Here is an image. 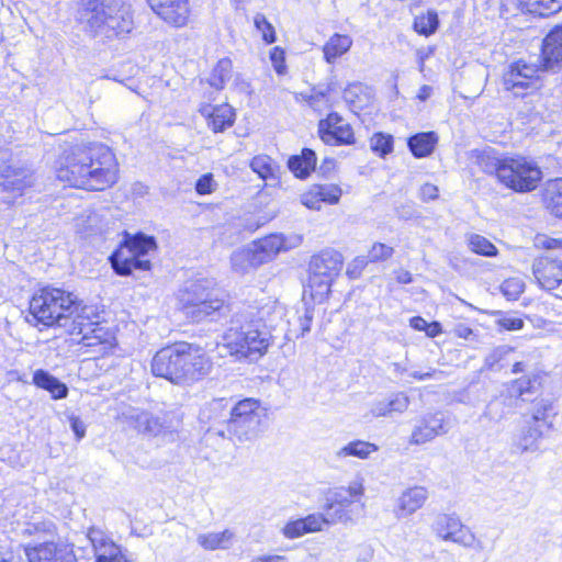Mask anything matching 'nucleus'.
<instances>
[{"instance_id": "f257e3e1", "label": "nucleus", "mask_w": 562, "mask_h": 562, "mask_svg": "<svg viewBox=\"0 0 562 562\" xmlns=\"http://www.w3.org/2000/svg\"><path fill=\"white\" fill-rule=\"evenodd\" d=\"M117 161L102 143L77 145L60 159L56 177L69 187L101 191L117 180Z\"/></svg>"}, {"instance_id": "f03ea898", "label": "nucleus", "mask_w": 562, "mask_h": 562, "mask_svg": "<svg viewBox=\"0 0 562 562\" xmlns=\"http://www.w3.org/2000/svg\"><path fill=\"white\" fill-rule=\"evenodd\" d=\"M342 263L341 254L334 249H325L311 258L308 283L304 288L302 306L296 310V322L299 324V330H294L296 338L310 333L315 304L324 303L328 299L331 292V284L339 276ZM292 333L293 330H290L286 336H290Z\"/></svg>"}, {"instance_id": "7ed1b4c3", "label": "nucleus", "mask_w": 562, "mask_h": 562, "mask_svg": "<svg viewBox=\"0 0 562 562\" xmlns=\"http://www.w3.org/2000/svg\"><path fill=\"white\" fill-rule=\"evenodd\" d=\"M212 361L205 350L187 341H177L159 349L151 360L155 376L166 379L173 384H191L206 376Z\"/></svg>"}, {"instance_id": "20e7f679", "label": "nucleus", "mask_w": 562, "mask_h": 562, "mask_svg": "<svg viewBox=\"0 0 562 562\" xmlns=\"http://www.w3.org/2000/svg\"><path fill=\"white\" fill-rule=\"evenodd\" d=\"M271 339L272 335L259 311L250 307L233 315L231 326L224 335L231 356L248 362L262 358L268 352Z\"/></svg>"}, {"instance_id": "39448f33", "label": "nucleus", "mask_w": 562, "mask_h": 562, "mask_svg": "<svg viewBox=\"0 0 562 562\" xmlns=\"http://www.w3.org/2000/svg\"><path fill=\"white\" fill-rule=\"evenodd\" d=\"M179 310L192 323H218L226 319L231 306L212 280L187 282L177 294Z\"/></svg>"}, {"instance_id": "423d86ee", "label": "nucleus", "mask_w": 562, "mask_h": 562, "mask_svg": "<svg viewBox=\"0 0 562 562\" xmlns=\"http://www.w3.org/2000/svg\"><path fill=\"white\" fill-rule=\"evenodd\" d=\"M82 303L72 292L60 288L44 286L30 300L26 322L33 326L69 328Z\"/></svg>"}, {"instance_id": "0eeeda50", "label": "nucleus", "mask_w": 562, "mask_h": 562, "mask_svg": "<svg viewBox=\"0 0 562 562\" xmlns=\"http://www.w3.org/2000/svg\"><path fill=\"white\" fill-rule=\"evenodd\" d=\"M78 22L83 31L98 34L122 35L133 30V19L124 0H80Z\"/></svg>"}, {"instance_id": "6e6552de", "label": "nucleus", "mask_w": 562, "mask_h": 562, "mask_svg": "<svg viewBox=\"0 0 562 562\" xmlns=\"http://www.w3.org/2000/svg\"><path fill=\"white\" fill-rule=\"evenodd\" d=\"M157 243L154 236L142 232L126 236L121 248L112 252L109 260L119 276H130L134 271H148L151 268L149 252L155 250Z\"/></svg>"}, {"instance_id": "1a4fd4ad", "label": "nucleus", "mask_w": 562, "mask_h": 562, "mask_svg": "<svg viewBox=\"0 0 562 562\" xmlns=\"http://www.w3.org/2000/svg\"><path fill=\"white\" fill-rule=\"evenodd\" d=\"M543 173L536 160L522 155L503 156L498 182L516 193H528L541 183Z\"/></svg>"}, {"instance_id": "9d476101", "label": "nucleus", "mask_w": 562, "mask_h": 562, "mask_svg": "<svg viewBox=\"0 0 562 562\" xmlns=\"http://www.w3.org/2000/svg\"><path fill=\"white\" fill-rule=\"evenodd\" d=\"M267 409L260 401L247 397L232 405V417L226 424L227 438L236 437L238 441L256 439L265 428Z\"/></svg>"}, {"instance_id": "9b49d317", "label": "nucleus", "mask_w": 562, "mask_h": 562, "mask_svg": "<svg viewBox=\"0 0 562 562\" xmlns=\"http://www.w3.org/2000/svg\"><path fill=\"white\" fill-rule=\"evenodd\" d=\"M99 318L97 307L80 303L79 311H77L67 331L70 335H81L85 346L103 345V349L110 348L113 346L115 338L108 328L101 325Z\"/></svg>"}, {"instance_id": "f8f14e48", "label": "nucleus", "mask_w": 562, "mask_h": 562, "mask_svg": "<svg viewBox=\"0 0 562 562\" xmlns=\"http://www.w3.org/2000/svg\"><path fill=\"white\" fill-rule=\"evenodd\" d=\"M363 494L361 484H353L349 487H337L328 490L324 502L321 504L324 518L327 525L341 522L350 519L347 508Z\"/></svg>"}, {"instance_id": "ddd939ff", "label": "nucleus", "mask_w": 562, "mask_h": 562, "mask_svg": "<svg viewBox=\"0 0 562 562\" xmlns=\"http://www.w3.org/2000/svg\"><path fill=\"white\" fill-rule=\"evenodd\" d=\"M435 532L446 541H452L467 548L482 549L474 533L464 526L456 514H439L434 522Z\"/></svg>"}, {"instance_id": "4468645a", "label": "nucleus", "mask_w": 562, "mask_h": 562, "mask_svg": "<svg viewBox=\"0 0 562 562\" xmlns=\"http://www.w3.org/2000/svg\"><path fill=\"white\" fill-rule=\"evenodd\" d=\"M539 72H542L539 64L527 63L524 59L515 60L510 63L504 75L505 88L515 94H518V90L538 89Z\"/></svg>"}, {"instance_id": "2eb2a0df", "label": "nucleus", "mask_w": 562, "mask_h": 562, "mask_svg": "<svg viewBox=\"0 0 562 562\" xmlns=\"http://www.w3.org/2000/svg\"><path fill=\"white\" fill-rule=\"evenodd\" d=\"M87 538L92 546L95 562H134L128 551L115 543L102 529L89 528Z\"/></svg>"}, {"instance_id": "dca6fc26", "label": "nucleus", "mask_w": 562, "mask_h": 562, "mask_svg": "<svg viewBox=\"0 0 562 562\" xmlns=\"http://www.w3.org/2000/svg\"><path fill=\"white\" fill-rule=\"evenodd\" d=\"M318 135L330 146L352 145L356 142L351 125L337 112H330L318 122Z\"/></svg>"}, {"instance_id": "f3484780", "label": "nucleus", "mask_w": 562, "mask_h": 562, "mask_svg": "<svg viewBox=\"0 0 562 562\" xmlns=\"http://www.w3.org/2000/svg\"><path fill=\"white\" fill-rule=\"evenodd\" d=\"M451 428L450 419L441 411L424 414L416 423L409 442L413 445L426 443L437 436L446 435Z\"/></svg>"}, {"instance_id": "a211bd4d", "label": "nucleus", "mask_w": 562, "mask_h": 562, "mask_svg": "<svg viewBox=\"0 0 562 562\" xmlns=\"http://www.w3.org/2000/svg\"><path fill=\"white\" fill-rule=\"evenodd\" d=\"M29 562H76L72 548L64 542L45 541L25 547Z\"/></svg>"}, {"instance_id": "6ab92c4d", "label": "nucleus", "mask_w": 562, "mask_h": 562, "mask_svg": "<svg viewBox=\"0 0 562 562\" xmlns=\"http://www.w3.org/2000/svg\"><path fill=\"white\" fill-rule=\"evenodd\" d=\"M232 417V405L226 398H213L200 413V420L209 424L207 431L227 438L226 424Z\"/></svg>"}, {"instance_id": "aec40b11", "label": "nucleus", "mask_w": 562, "mask_h": 562, "mask_svg": "<svg viewBox=\"0 0 562 562\" xmlns=\"http://www.w3.org/2000/svg\"><path fill=\"white\" fill-rule=\"evenodd\" d=\"M532 273L542 289H557L562 283V255L536 259L532 265Z\"/></svg>"}, {"instance_id": "412c9836", "label": "nucleus", "mask_w": 562, "mask_h": 562, "mask_svg": "<svg viewBox=\"0 0 562 562\" xmlns=\"http://www.w3.org/2000/svg\"><path fill=\"white\" fill-rule=\"evenodd\" d=\"M151 10L165 22L181 26L187 22L189 8L187 0H147Z\"/></svg>"}, {"instance_id": "4be33fe9", "label": "nucleus", "mask_w": 562, "mask_h": 562, "mask_svg": "<svg viewBox=\"0 0 562 562\" xmlns=\"http://www.w3.org/2000/svg\"><path fill=\"white\" fill-rule=\"evenodd\" d=\"M518 401L507 390V387L503 385L486 404L482 417L491 422H501L508 414L514 413Z\"/></svg>"}, {"instance_id": "5701e85b", "label": "nucleus", "mask_w": 562, "mask_h": 562, "mask_svg": "<svg viewBox=\"0 0 562 562\" xmlns=\"http://www.w3.org/2000/svg\"><path fill=\"white\" fill-rule=\"evenodd\" d=\"M539 67L542 72L557 74L562 69V37H543Z\"/></svg>"}, {"instance_id": "b1692460", "label": "nucleus", "mask_w": 562, "mask_h": 562, "mask_svg": "<svg viewBox=\"0 0 562 562\" xmlns=\"http://www.w3.org/2000/svg\"><path fill=\"white\" fill-rule=\"evenodd\" d=\"M542 372L532 371L504 385L517 401H529L530 396L536 395L540 392L542 387Z\"/></svg>"}, {"instance_id": "393cba45", "label": "nucleus", "mask_w": 562, "mask_h": 562, "mask_svg": "<svg viewBox=\"0 0 562 562\" xmlns=\"http://www.w3.org/2000/svg\"><path fill=\"white\" fill-rule=\"evenodd\" d=\"M1 184L3 189L12 192H22L32 186V172L25 167L5 165L0 170Z\"/></svg>"}, {"instance_id": "a878e982", "label": "nucleus", "mask_w": 562, "mask_h": 562, "mask_svg": "<svg viewBox=\"0 0 562 562\" xmlns=\"http://www.w3.org/2000/svg\"><path fill=\"white\" fill-rule=\"evenodd\" d=\"M32 381L36 387L47 391L50 394V397L55 401L64 400L69 394L67 384L47 370H35Z\"/></svg>"}, {"instance_id": "bb28decb", "label": "nucleus", "mask_w": 562, "mask_h": 562, "mask_svg": "<svg viewBox=\"0 0 562 562\" xmlns=\"http://www.w3.org/2000/svg\"><path fill=\"white\" fill-rule=\"evenodd\" d=\"M439 137L436 132H418L411 135L407 140V147L411 154L417 158L429 157L436 149Z\"/></svg>"}, {"instance_id": "cd10ccee", "label": "nucleus", "mask_w": 562, "mask_h": 562, "mask_svg": "<svg viewBox=\"0 0 562 562\" xmlns=\"http://www.w3.org/2000/svg\"><path fill=\"white\" fill-rule=\"evenodd\" d=\"M342 97L349 109L355 113L369 108L373 101L371 88L360 82L348 85Z\"/></svg>"}, {"instance_id": "c85d7f7f", "label": "nucleus", "mask_w": 562, "mask_h": 562, "mask_svg": "<svg viewBox=\"0 0 562 562\" xmlns=\"http://www.w3.org/2000/svg\"><path fill=\"white\" fill-rule=\"evenodd\" d=\"M133 427L143 435L155 437L167 428L164 416L142 411L131 417Z\"/></svg>"}, {"instance_id": "c756f323", "label": "nucleus", "mask_w": 562, "mask_h": 562, "mask_svg": "<svg viewBox=\"0 0 562 562\" xmlns=\"http://www.w3.org/2000/svg\"><path fill=\"white\" fill-rule=\"evenodd\" d=\"M428 497L427 490L423 486H414L406 490L398 499L397 517H407L419 509Z\"/></svg>"}, {"instance_id": "7c9ffc66", "label": "nucleus", "mask_w": 562, "mask_h": 562, "mask_svg": "<svg viewBox=\"0 0 562 562\" xmlns=\"http://www.w3.org/2000/svg\"><path fill=\"white\" fill-rule=\"evenodd\" d=\"M470 159L474 165L480 167L483 172L494 175L497 179L499 178L503 157H498L494 148L485 147L483 149H472L470 151Z\"/></svg>"}, {"instance_id": "2f4dec72", "label": "nucleus", "mask_w": 562, "mask_h": 562, "mask_svg": "<svg viewBox=\"0 0 562 562\" xmlns=\"http://www.w3.org/2000/svg\"><path fill=\"white\" fill-rule=\"evenodd\" d=\"M409 405V397L404 392L392 394L389 398H384L374 403L370 413L374 417L391 416L393 413L402 414Z\"/></svg>"}, {"instance_id": "473e14b6", "label": "nucleus", "mask_w": 562, "mask_h": 562, "mask_svg": "<svg viewBox=\"0 0 562 562\" xmlns=\"http://www.w3.org/2000/svg\"><path fill=\"white\" fill-rule=\"evenodd\" d=\"M106 228L108 222L95 211L83 213L76 220V231L82 238L102 235Z\"/></svg>"}, {"instance_id": "72a5a7b5", "label": "nucleus", "mask_w": 562, "mask_h": 562, "mask_svg": "<svg viewBox=\"0 0 562 562\" xmlns=\"http://www.w3.org/2000/svg\"><path fill=\"white\" fill-rule=\"evenodd\" d=\"M316 161V153L303 148L300 155H293L288 159V168L296 178L306 179L315 170Z\"/></svg>"}, {"instance_id": "f704fd0d", "label": "nucleus", "mask_w": 562, "mask_h": 562, "mask_svg": "<svg viewBox=\"0 0 562 562\" xmlns=\"http://www.w3.org/2000/svg\"><path fill=\"white\" fill-rule=\"evenodd\" d=\"M521 12L535 16H550L562 10V0H519Z\"/></svg>"}, {"instance_id": "c9c22d12", "label": "nucleus", "mask_w": 562, "mask_h": 562, "mask_svg": "<svg viewBox=\"0 0 562 562\" xmlns=\"http://www.w3.org/2000/svg\"><path fill=\"white\" fill-rule=\"evenodd\" d=\"M251 246L260 251L262 256L269 257V262L281 251L288 249L286 239L282 234H271L251 243Z\"/></svg>"}, {"instance_id": "e433bc0d", "label": "nucleus", "mask_w": 562, "mask_h": 562, "mask_svg": "<svg viewBox=\"0 0 562 562\" xmlns=\"http://www.w3.org/2000/svg\"><path fill=\"white\" fill-rule=\"evenodd\" d=\"M543 202L551 215L562 220V178L552 180L547 184Z\"/></svg>"}, {"instance_id": "4c0bfd02", "label": "nucleus", "mask_w": 562, "mask_h": 562, "mask_svg": "<svg viewBox=\"0 0 562 562\" xmlns=\"http://www.w3.org/2000/svg\"><path fill=\"white\" fill-rule=\"evenodd\" d=\"M234 532L225 529L221 532L200 533L196 542L205 550H226L233 543Z\"/></svg>"}, {"instance_id": "58836bf2", "label": "nucleus", "mask_w": 562, "mask_h": 562, "mask_svg": "<svg viewBox=\"0 0 562 562\" xmlns=\"http://www.w3.org/2000/svg\"><path fill=\"white\" fill-rule=\"evenodd\" d=\"M557 415L554 404L550 398H541L535 402L529 422L539 425L540 427H544L547 429L552 428V420Z\"/></svg>"}, {"instance_id": "ea45409f", "label": "nucleus", "mask_w": 562, "mask_h": 562, "mask_svg": "<svg viewBox=\"0 0 562 562\" xmlns=\"http://www.w3.org/2000/svg\"><path fill=\"white\" fill-rule=\"evenodd\" d=\"M549 429L540 427L529 420L522 427L521 434L517 441V447L524 451H535L538 449V441L544 436Z\"/></svg>"}, {"instance_id": "a19ab883", "label": "nucleus", "mask_w": 562, "mask_h": 562, "mask_svg": "<svg viewBox=\"0 0 562 562\" xmlns=\"http://www.w3.org/2000/svg\"><path fill=\"white\" fill-rule=\"evenodd\" d=\"M236 113L235 110L227 103L215 105V112L213 113L209 127L214 133H222L235 123Z\"/></svg>"}, {"instance_id": "79ce46f5", "label": "nucleus", "mask_w": 562, "mask_h": 562, "mask_svg": "<svg viewBox=\"0 0 562 562\" xmlns=\"http://www.w3.org/2000/svg\"><path fill=\"white\" fill-rule=\"evenodd\" d=\"M233 63L229 58L225 57L220 59L213 67L207 83L221 91L225 88L226 82L232 78Z\"/></svg>"}, {"instance_id": "37998d69", "label": "nucleus", "mask_w": 562, "mask_h": 562, "mask_svg": "<svg viewBox=\"0 0 562 562\" xmlns=\"http://www.w3.org/2000/svg\"><path fill=\"white\" fill-rule=\"evenodd\" d=\"M514 351L509 346H498L494 348L484 359V364L481 369L492 372H499L508 364V356Z\"/></svg>"}, {"instance_id": "c03bdc74", "label": "nucleus", "mask_w": 562, "mask_h": 562, "mask_svg": "<svg viewBox=\"0 0 562 562\" xmlns=\"http://www.w3.org/2000/svg\"><path fill=\"white\" fill-rule=\"evenodd\" d=\"M439 23L437 11L429 9L415 16L413 27L418 35H432L438 30Z\"/></svg>"}, {"instance_id": "a18cd8bd", "label": "nucleus", "mask_w": 562, "mask_h": 562, "mask_svg": "<svg viewBox=\"0 0 562 562\" xmlns=\"http://www.w3.org/2000/svg\"><path fill=\"white\" fill-rule=\"evenodd\" d=\"M352 45L351 37H329L323 47L324 58L327 63H334L344 55Z\"/></svg>"}, {"instance_id": "49530a36", "label": "nucleus", "mask_w": 562, "mask_h": 562, "mask_svg": "<svg viewBox=\"0 0 562 562\" xmlns=\"http://www.w3.org/2000/svg\"><path fill=\"white\" fill-rule=\"evenodd\" d=\"M378 450V447L374 443L363 441V440H353L337 451V457H356L359 459H367L371 452Z\"/></svg>"}, {"instance_id": "de8ad7c7", "label": "nucleus", "mask_w": 562, "mask_h": 562, "mask_svg": "<svg viewBox=\"0 0 562 562\" xmlns=\"http://www.w3.org/2000/svg\"><path fill=\"white\" fill-rule=\"evenodd\" d=\"M250 169L262 180L274 179L277 165L267 155L255 156L249 164Z\"/></svg>"}, {"instance_id": "09e8293b", "label": "nucleus", "mask_w": 562, "mask_h": 562, "mask_svg": "<svg viewBox=\"0 0 562 562\" xmlns=\"http://www.w3.org/2000/svg\"><path fill=\"white\" fill-rule=\"evenodd\" d=\"M468 247L472 252L484 257H495L498 254L496 246L479 234H471L469 236Z\"/></svg>"}, {"instance_id": "8fccbe9b", "label": "nucleus", "mask_w": 562, "mask_h": 562, "mask_svg": "<svg viewBox=\"0 0 562 562\" xmlns=\"http://www.w3.org/2000/svg\"><path fill=\"white\" fill-rule=\"evenodd\" d=\"M371 150L381 158H385L394 149V137L391 134L374 133L370 142Z\"/></svg>"}, {"instance_id": "3c124183", "label": "nucleus", "mask_w": 562, "mask_h": 562, "mask_svg": "<svg viewBox=\"0 0 562 562\" xmlns=\"http://www.w3.org/2000/svg\"><path fill=\"white\" fill-rule=\"evenodd\" d=\"M491 314L496 317L495 323L503 330H519L525 325L524 319L513 313L493 311Z\"/></svg>"}, {"instance_id": "603ef678", "label": "nucleus", "mask_w": 562, "mask_h": 562, "mask_svg": "<svg viewBox=\"0 0 562 562\" xmlns=\"http://www.w3.org/2000/svg\"><path fill=\"white\" fill-rule=\"evenodd\" d=\"M312 188L321 202L336 204L341 196V189L335 184H315Z\"/></svg>"}, {"instance_id": "864d4df0", "label": "nucleus", "mask_w": 562, "mask_h": 562, "mask_svg": "<svg viewBox=\"0 0 562 562\" xmlns=\"http://www.w3.org/2000/svg\"><path fill=\"white\" fill-rule=\"evenodd\" d=\"M232 268L238 273H246L249 269H252V262L250 261L249 251L241 249L233 252L231 257Z\"/></svg>"}, {"instance_id": "5fc2aeb1", "label": "nucleus", "mask_w": 562, "mask_h": 562, "mask_svg": "<svg viewBox=\"0 0 562 562\" xmlns=\"http://www.w3.org/2000/svg\"><path fill=\"white\" fill-rule=\"evenodd\" d=\"M525 284L519 279H507L501 285L502 293L508 300H517L518 296L524 292Z\"/></svg>"}, {"instance_id": "6e6d98bb", "label": "nucleus", "mask_w": 562, "mask_h": 562, "mask_svg": "<svg viewBox=\"0 0 562 562\" xmlns=\"http://www.w3.org/2000/svg\"><path fill=\"white\" fill-rule=\"evenodd\" d=\"M394 249L383 243H375L368 254V260L371 262L384 261L392 257Z\"/></svg>"}, {"instance_id": "4d7b16f0", "label": "nucleus", "mask_w": 562, "mask_h": 562, "mask_svg": "<svg viewBox=\"0 0 562 562\" xmlns=\"http://www.w3.org/2000/svg\"><path fill=\"white\" fill-rule=\"evenodd\" d=\"M269 58H270V61L272 64L274 71L279 76L285 75L288 67L285 64L284 49L279 46H274L269 53Z\"/></svg>"}, {"instance_id": "13d9d810", "label": "nucleus", "mask_w": 562, "mask_h": 562, "mask_svg": "<svg viewBox=\"0 0 562 562\" xmlns=\"http://www.w3.org/2000/svg\"><path fill=\"white\" fill-rule=\"evenodd\" d=\"M195 191L200 195L210 194L215 191L216 182L212 173L202 175L195 182Z\"/></svg>"}, {"instance_id": "bf43d9fd", "label": "nucleus", "mask_w": 562, "mask_h": 562, "mask_svg": "<svg viewBox=\"0 0 562 562\" xmlns=\"http://www.w3.org/2000/svg\"><path fill=\"white\" fill-rule=\"evenodd\" d=\"M306 532H315L322 530L324 525H327L323 513L310 514L302 518Z\"/></svg>"}, {"instance_id": "052dcab7", "label": "nucleus", "mask_w": 562, "mask_h": 562, "mask_svg": "<svg viewBox=\"0 0 562 562\" xmlns=\"http://www.w3.org/2000/svg\"><path fill=\"white\" fill-rule=\"evenodd\" d=\"M306 532V529L304 527V522L302 518L290 520L284 527H283V535L289 539H295L299 537L304 536Z\"/></svg>"}, {"instance_id": "680f3d73", "label": "nucleus", "mask_w": 562, "mask_h": 562, "mask_svg": "<svg viewBox=\"0 0 562 562\" xmlns=\"http://www.w3.org/2000/svg\"><path fill=\"white\" fill-rule=\"evenodd\" d=\"M368 258L364 256H360L353 259V261L347 268V274L351 279H356L360 276L361 271L368 263Z\"/></svg>"}, {"instance_id": "e2e57ef3", "label": "nucleus", "mask_w": 562, "mask_h": 562, "mask_svg": "<svg viewBox=\"0 0 562 562\" xmlns=\"http://www.w3.org/2000/svg\"><path fill=\"white\" fill-rule=\"evenodd\" d=\"M70 429L75 434L76 440L80 441L86 436V425L79 416L71 414L69 417Z\"/></svg>"}, {"instance_id": "0e129e2a", "label": "nucleus", "mask_w": 562, "mask_h": 562, "mask_svg": "<svg viewBox=\"0 0 562 562\" xmlns=\"http://www.w3.org/2000/svg\"><path fill=\"white\" fill-rule=\"evenodd\" d=\"M254 24L257 31L261 33V35H276L274 27L267 21L265 15L257 14L254 19Z\"/></svg>"}, {"instance_id": "69168bd1", "label": "nucleus", "mask_w": 562, "mask_h": 562, "mask_svg": "<svg viewBox=\"0 0 562 562\" xmlns=\"http://www.w3.org/2000/svg\"><path fill=\"white\" fill-rule=\"evenodd\" d=\"M419 195L424 202L434 201L439 196V189L432 183H425L420 187Z\"/></svg>"}, {"instance_id": "338daca9", "label": "nucleus", "mask_w": 562, "mask_h": 562, "mask_svg": "<svg viewBox=\"0 0 562 562\" xmlns=\"http://www.w3.org/2000/svg\"><path fill=\"white\" fill-rule=\"evenodd\" d=\"M453 334L459 337L463 338L465 340H475L477 335L474 333V330L469 327L467 324L459 323L453 328Z\"/></svg>"}, {"instance_id": "774afa93", "label": "nucleus", "mask_w": 562, "mask_h": 562, "mask_svg": "<svg viewBox=\"0 0 562 562\" xmlns=\"http://www.w3.org/2000/svg\"><path fill=\"white\" fill-rule=\"evenodd\" d=\"M435 46L422 47L416 50L418 69L420 72L425 69V61L435 53Z\"/></svg>"}]
</instances>
